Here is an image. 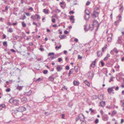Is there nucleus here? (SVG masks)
I'll use <instances>...</instances> for the list:
<instances>
[{
	"instance_id": "nucleus-1",
	"label": "nucleus",
	"mask_w": 124,
	"mask_h": 124,
	"mask_svg": "<svg viewBox=\"0 0 124 124\" xmlns=\"http://www.w3.org/2000/svg\"><path fill=\"white\" fill-rule=\"evenodd\" d=\"M94 24H90L89 25L88 27L87 24H85L84 25V30L85 31H87L89 30L91 31L93 30L94 29Z\"/></svg>"
},
{
	"instance_id": "nucleus-2",
	"label": "nucleus",
	"mask_w": 124,
	"mask_h": 124,
	"mask_svg": "<svg viewBox=\"0 0 124 124\" xmlns=\"http://www.w3.org/2000/svg\"><path fill=\"white\" fill-rule=\"evenodd\" d=\"M9 102L11 104L13 103L14 105L18 106L19 104L20 101L17 99H15L14 98H11L9 100Z\"/></svg>"
},
{
	"instance_id": "nucleus-3",
	"label": "nucleus",
	"mask_w": 124,
	"mask_h": 124,
	"mask_svg": "<svg viewBox=\"0 0 124 124\" xmlns=\"http://www.w3.org/2000/svg\"><path fill=\"white\" fill-rule=\"evenodd\" d=\"M31 18L33 20H37L39 21L41 17L38 14H36L35 15H32L31 16Z\"/></svg>"
},
{
	"instance_id": "nucleus-4",
	"label": "nucleus",
	"mask_w": 124,
	"mask_h": 124,
	"mask_svg": "<svg viewBox=\"0 0 124 124\" xmlns=\"http://www.w3.org/2000/svg\"><path fill=\"white\" fill-rule=\"evenodd\" d=\"M99 14V12H98L93 11L91 15L93 18H95L98 16Z\"/></svg>"
},
{
	"instance_id": "nucleus-5",
	"label": "nucleus",
	"mask_w": 124,
	"mask_h": 124,
	"mask_svg": "<svg viewBox=\"0 0 124 124\" xmlns=\"http://www.w3.org/2000/svg\"><path fill=\"white\" fill-rule=\"evenodd\" d=\"M116 20L114 22V23H119L121 22L122 20V17L120 14L116 17Z\"/></svg>"
},
{
	"instance_id": "nucleus-6",
	"label": "nucleus",
	"mask_w": 124,
	"mask_h": 124,
	"mask_svg": "<svg viewBox=\"0 0 124 124\" xmlns=\"http://www.w3.org/2000/svg\"><path fill=\"white\" fill-rule=\"evenodd\" d=\"M88 78L90 79H92L93 78L94 74L93 71H89L88 74Z\"/></svg>"
},
{
	"instance_id": "nucleus-7",
	"label": "nucleus",
	"mask_w": 124,
	"mask_h": 124,
	"mask_svg": "<svg viewBox=\"0 0 124 124\" xmlns=\"http://www.w3.org/2000/svg\"><path fill=\"white\" fill-rule=\"evenodd\" d=\"M26 108L24 106H22L19 107L18 108V111L19 112H23L25 111Z\"/></svg>"
},
{
	"instance_id": "nucleus-8",
	"label": "nucleus",
	"mask_w": 124,
	"mask_h": 124,
	"mask_svg": "<svg viewBox=\"0 0 124 124\" xmlns=\"http://www.w3.org/2000/svg\"><path fill=\"white\" fill-rule=\"evenodd\" d=\"M27 101V99L26 98L23 97L21 99V102L23 103H25Z\"/></svg>"
},
{
	"instance_id": "nucleus-9",
	"label": "nucleus",
	"mask_w": 124,
	"mask_h": 124,
	"mask_svg": "<svg viewBox=\"0 0 124 124\" xmlns=\"http://www.w3.org/2000/svg\"><path fill=\"white\" fill-rule=\"evenodd\" d=\"M112 34L110 33L108 35V37L107 38V40L108 42L111 41L112 40Z\"/></svg>"
},
{
	"instance_id": "nucleus-10",
	"label": "nucleus",
	"mask_w": 124,
	"mask_h": 124,
	"mask_svg": "<svg viewBox=\"0 0 124 124\" xmlns=\"http://www.w3.org/2000/svg\"><path fill=\"white\" fill-rule=\"evenodd\" d=\"M32 93V91L30 90L28 92H24V95L26 96H29L31 95Z\"/></svg>"
},
{
	"instance_id": "nucleus-11",
	"label": "nucleus",
	"mask_w": 124,
	"mask_h": 124,
	"mask_svg": "<svg viewBox=\"0 0 124 124\" xmlns=\"http://www.w3.org/2000/svg\"><path fill=\"white\" fill-rule=\"evenodd\" d=\"M78 118L81 121H83L85 120V117L82 114L79 116Z\"/></svg>"
},
{
	"instance_id": "nucleus-12",
	"label": "nucleus",
	"mask_w": 124,
	"mask_h": 124,
	"mask_svg": "<svg viewBox=\"0 0 124 124\" xmlns=\"http://www.w3.org/2000/svg\"><path fill=\"white\" fill-rule=\"evenodd\" d=\"M102 120L104 121H107L108 118V115H105L102 116Z\"/></svg>"
},
{
	"instance_id": "nucleus-13",
	"label": "nucleus",
	"mask_w": 124,
	"mask_h": 124,
	"mask_svg": "<svg viewBox=\"0 0 124 124\" xmlns=\"http://www.w3.org/2000/svg\"><path fill=\"white\" fill-rule=\"evenodd\" d=\"M121 37H119L118 38V40L116 43V44H120L121 45L122 44V42L121 40Z\"/></svg>"
},
{
	"instance_id": "nucleus-14",
	"label": "nucleus",
	"mask_w": 124,
	"mask_h": 124,
	"mask_svg": "<svg viewBox=\"0 0 124 124\" xmlns=\"http://www.w3.org/2000/svg\"><path fill=\"white\" fill-rule=\"evenodd\" d=\"M119 6L120 7L119 9V11L121 12H122L124 10V8L122 3L120 4Z\"/></svg>"
},
{
	"instance_id": "nucleus-15",
	"label": "nucleus",
	"mask_w": 124,
	"mask_h": 124,
	"mask_svg": "<svg viewBox=\"0 0 124 124\" xmlns=\"http://www.w3.org/2000/svg\"><path fill=\"white\" fill-rule=\"evenodd\" d=\"M114 88V87H111L110 88H108V91L109 93H111L113 91V89Z\"/></svg>"
},
{
	"instance_id": "nucleus-16",
	"label": "nucleus",
	"mask_w": 124,
	"mask_h": 124,
	"mask_svg": "<svg viewBox=\"0 0 124 124\" xmlns=\"http://www.w3.org/2000/svg\"><path fill=\"white\" fill-rule=\"evenodd\" d=\"M54 79V77L53 75L50 76L48 78V80L49 81H53Z\"/></svg>"
},
{
	"instance_id": "nucleus-17",
	"label": "nucleus",
	"mask_w": 124,
	"mask_h": 124,
	"mask_svg": "<svg viewBox=\"0 0 124 124\" xmlns=\"http://www.w3.org/2000/svg\"><path fill=\"white\" fill-rule=\"evenodd\" d=\"M6 106L4 104H0V110L2 109L3 108H5Z\"/></svg>"
},
{
	"instance_id": "nucleus-18",
	"label": "nucleus",
	"mask_w": 124,
	"mask_h": 124,
	"mask_svg": "<svg viewBox=\"0 0 124 124\" xmlns=\"http://www.w3.org/2000/svg\"><path fill=\"white\" fill-rule=\"evenodd\" d=\"M73 84L77 86L79 84V82L75 80L73 82Z\"/></svg>"
},
{
	"instance_id": "nucleus-19",
	"label": "nucleus",
	"mask_w": 124,
	"mask_h": 124,
	"mask_svg": "<svg viewBox=\"0 0 124 124\" xmlns=\"http://www.w3.org/2000/svg\"><path fill=\"white\" fill-rule=\"evenodd\" d=\"M80 69V68L79 66H76L74 68V70L76 72L78 71Z\"/></svg>"
},
{
	"instance_id": "nucleus-20",
	"label": "nucleus",
	"mask_w": 124,
	"mask_h": 124,
	"mask_svg": "<svg viewBox=\"0 0 124 124\" xmlns=\"http://www.w3.org/2000/svg\"><path fill=\"white\" fill-rule=\"evenodd\" d=\"M96 60L93 62L90 65V67L93 68H94L95 65Z\"/></svg>"
},
{
	"instance_id": "nucleus-21",
	"label": "nucleus",
	"mask_w": 124,
	"mask_h": 124,
	"mask_svg": "<svg viewBox=\"0 0 124 124\" xmlns=\"http://www.w3.org/2000/svg\"><path fill=\"white\" fill-rule=\"evenodd\" d=\"M100 104L101 107H103L105 105V101H101L100 102Z\"/></svg>"
},
{
	"instance_id": "nucleus-22",
	"label": "nucleus",
	"mask_w": 124,
	"mask_h": 124,
	"mask_svg": "<svg viewBox=\"0 0 124 124\" xmlns=\"http://www.w3.org/2000/svg\"><path fill=\"white\" fill-rule=\"evenodd\" d=\"M99 99L100 100H102L103 99V94H101L99 95L98 97Z\"/></svg>"
},
{
	"instance_id": "nucleus-23",
	"label": "nucleus",
	"mask_w": 124,
	"mask_h": 124,
	"mask_svg": "<svg viewBox=\"0 0 124 124\" xmlns=\"http://www.w3.org/2000/svg\"><path fill=\"white\" fill-rule=\"evenodd\" d=\"M84 82L85 84L87 85L88 86H89L90 85V84L89 83V82L88 81H87V80H85L84 81Z\"/></svg>"
},
{
	"instance_id": "nucleus-24",
	"label": "nucleus",
	"mask_w": 124,
	"mask_h": 124,
	"mask_svg": "<svg viewBox=\"0 0 124 124\" xmlns=\"http://www.w3.org/2000/svg\"><path fill=\"white\" fill-rule=\"evenodd\" d=\"M74 16H71L70 17V21H73L72 22V23H75V19H74Z\"/></svg>"
},
{
	"instance_id": "nucleus-25",
	"label": "nucleus",
	"mask_w": 124,
	"mask_h": 124,
	"mask_svg": "<svg viewBox=\"0 0 124 124\" xmlns=\"http://www.w3.org/2000/svg\"><path fill=\"white\" fill-rule=\"evenodd\" d=\"M62 69V68L60 66H58L56 68V70L57 71H59Z\"/></svg>"
},
{
	"instance_id": "nucleus-26",
	"label": "nucleus",
	"mask_w": 124,
	"mask_h": 124,
	"mask_svg": "<svg viewBox=\"0 0 124 124\" xmlns=\"http://www.w3.org/2000/svg\"><path fill=\"white\" fill-rule=\"evenodd\" d=\"M90 15H85V18L86 20L87 21L89 20V17Z\"/></svg>"
},
{
	"instance_id": "nucleus-27",
	"label": "nucleus",
	"mask_w": 124,
	"mask_h": 124,
	"mask_svg": "<svg viewBox=\"0 0 124 124\" xmlns=\"http://www.w3.org/2000/svg\"><path fill=\"white\" fill-rule=\"evenodd\" d=\"M98 98V96L95 95H93L92 97V99L93 100L96 99H97Z\"/></svg>"
},
{
	"instance_id": "nucleus-28",
	"label": "nucleus",
	"mask_w": 124,
	"mask_h": 124,
	"mask_svg": "<svg viewBox=\"0 0 124 124\" xmlns=\"http://www.w3.org/2000/svg\"><path fill=\"white\" fill-rule=\"evenodd\" d=\"M73 71V69H71L70 70L69 72L68 73V75L69 76L70 75L72 74Z\"/></svg>"
},
{
	"instance_id": "nucleus-29",
	"label": "nucleus",
	"mask_w": 124,
	"mask_h": 124,
	"mask_svg": "<svg viewBox=\"0 0 124 124\" xmlns=\"http://www.w3.org/2000/svg\"><path fill=\"white\" fill-rule=\"evenodd\" d=\"M23 87V86H19L18 85L16 89L17 90H18L19 91H20L22 89Z\"/></svg>"
},
{
	"instance_id": "nucleus-30",
	"label": "nucleus",
	"mask_w": 124,
	"mask_h": 124,
	"mask_svg": "<svg viewBox=\"0 0 124 124\" xmlns=\"http://www.w3.org/2000/svg\"><path fill=\"white\" fill-rule=\"evenodd\" d=\"M97 55L98 57H100L102 55V53L101 52L99 51L97 52Z\"/></svg>"
},
{
	"instance_id": "nucleus-31",
	"label": "nucleus",
	"mask_w": 124,
	"mask_h": 124,
	"mask_svg": "<svg viewBox=\"0 0 124 124\" xmlns=\"http://www.w3.org/2000/svg\"><path fill=\"white\" fill-rule=\"evenodd\" d=\"M113 51L114 52H115L116 54H117L118 52V51L117 49L116 48V47H115L113 49Z\"/></svg>"
},
{
	"instance_id": "nucleus-32",
	"label": "nucleus",
	"mask_w": 124,
	"mask_h": 124,
	"mask_svg": "<svg viewBox=\"0 0 124 124\" xmlns=\"http://www.w3.org/2000/svg\"><path fill=\"white\" fill-rule=\"evenodd\" d=\"M13 39L15 40H17V39L19 37L17 36L14 35L13 36Z\"/></svg>"
},
{
	"instance_id": "nucleus-33",
	"label": "nucleus",
	"mask_w": 124,
	"mask_h": 124,
	"mask_svg": "<svg viewBox=\"0 0 124 124\" xmlns=\"http://www.w3.org/2000/svg\"><path fill=\"white\" fill-rule=\"evenodd\" d=\"M85 12L86 15H90V13L88 10L86 9L85 11Z\"/></svg>"
},
{
	"instance_id": "nucleus-34",
	"label": "nucleus",
	"mask_w": 124,
	"mask_h": 124,
	"mask_svg": "<svg viewBox=\"0 0 124 124\" xmlns=\"http://www.w3.org/2000/svg\"><path fill=\"white\" fill-rule=\"evenodd\" d=\"M107 45H106L104 46L102 48V51L103 52H104L105 50L107 48Z\"/></svg>"
},
{
	"instance_id": "nucleus-35",
	"label": "nucleus",
	"mask_w": 124,
	"mask_h": 124,
	"mask_svg": "<svg viewBox=\"0 0 124 124\" xmlns=\"http://www.w3.org/2000/svg\"><path fill=\"white\" fill-rule=\"evenodd\" d=\"M67 87L65 86L64 85L62 87V89H61V90L62 91L64 90L65 89L66 90H67Z\"/></svg>"
},
{
	"instance_id": "nucleus-36",
	"label": "nucleus",
	"mask_w": 124,
	"mask_h": 124,
	"mask_svg": "<svg viewBox=\"0 0 124 124\" xmlns=\"http://www.w3.org/2000/svg\"><path fill=\"white\" fill-rule=\"evenodd\" d=\"M8 31L10 32H12L13 31V30L11 28H10L8 29Z\"/></svg>"
},
{
	"instance_id": "nucleus-37",
	"label": "nucleus",
	"mask_w": 124,
	"mask_h": 124,
	"mask_svg": "<svg viewBox=\"0 0 124 124\" xmlns=\"http://www.w3.org/2000/svg\"><path fill=\"white\" fill-rule=\"evenodd\" d=\"M42 79H43L42 78H39L38 79H36L35 81L37 82H39L42 80Z\"/></svg>"
},
{
	"instance_id": "nucleus-38",
	"label": "nucleus",
	"mask_w": 124,
	"mask_h": 124,
	"mask_svg": "<svg viewBox=\"0 0 124 124\" xmlns=\"http://www.w3.org/2000/svg\"><path fill=\"white\" fill-rule=\"evenodd\" d=\"M43 12L46 14H48V11L46 10L45 9H44L43 10Z\"/></svg>"
},
{
	"instance_id": "nucleus-39",
	"label": "nucleus",
	"mask_w": 124,
	"mask_h": 124,
	"mask_svg": "<svg viewBox=\"0 0 124 124\" xmlns=\"http://www.w3.org/2000/svg\"><path fill=\"white\" fill-rule=\"evenodd\" d=\"M61 45H60L59 46H56L55 47V49L56 50H58L59 49H60L61 48Z\"/></svg>"
},
{
	"instance_id": "nucleus-40",
	"label": "nucleus",
	"mask_w": 124,
	"mask_h": 124,
	"mask_svg": "<svg viewBox=\"0 0 124 124\" xmlns=\"http://www.w3.org/2000/svg\"><path fill=\"white\" fill-rule=\"evenodd\" d=\"M26 18V17L24 14L23 16H22V17H21V18L20 19H22V20H24V19H25Z\"/></svg>"
},
{
	"instance_id": "nucleus-41",
	"label": "nucleus",
	"mask_w": 124,
	"mask_h": 124,
	"mask_svg": "<svg viewBox=\"0 0 124 124\" xmlns=\"http://www.w3.org/2000/svg\"><path fill=\"white\" fill-rule=\"evenodd\" d=\"M65 36L63 35H61L59 36V37L60 38V39H62L63 38H64Z\"/></svg>"
},
{
	"instance_id": "nucleus-42",
	"label": "nucleus",
	"mask_w": 124,
	"mask_h": 124,
	"mask_svg": "<svg viewBox=\"0 0 124 124\" xmlns=\"http://www.w3.org/2000/svg\"><path fill=\"white\" fill-rule=\"evenodd\" d=\"M93 23H98V22L97 20H96L94 19L93 20Z\"/></svg>"
},
{
	"instance_id": "nucleus-43",
	"label": "nucleus",
	"mask_w": 124,
	"mask_h": 124,
	"mask_svg": "<svg viewBox=\"0 0 124 124\" xmlns=\"http://www.w3.org/2000/svg\"><path fill=\"white\" fill-rule=\"evenodd\" d=\"M99 9V8L98 7H96L94 8L93 11H97Z\"/></svg>"
},
{
	"instance_id": "nucleus-44",
	"label": "nucleus",
	"mask_w": 124,
	"mask_h": 124,
	"mask_svg": "<svg viewBox=\"0 0 124 124\" xmlns=\"http://www.w3.org/2000/svg\"><path fill=\"white\" fill-rule=\"evenodd\" d=\"M3 45L4 46H7V42L6 41L4 42L3 43Z\"/></svg>"
},
{
	"instance_id": "nucleus-45",
	"label": "nucleus",
	"mask_w": 124,
	"mask_h": 124,
	"mask_svg": "<svg viewBox=\"0 0 124 124\" xmlns=\"http://www.w3.org/2000/svg\"><path fill=\"white\" fill-rule=\"evenodd\" d=\"M47 72L48 71L46 70H44L43 71V73H44V74H47Z\"/></svg>"
},
{
	"instance_id": "nucleus-46",
	"label": "nucleus",
	"mask_w": 124,
	"mask_h": 124,
	"mask_svg": "<svg viewBox=\"0 0 124 124\" xmlns=\"http://www.w3.org/2000/svg\"><path fill=\"white\" fill-rule=\"evenodd\" d=\"M100 62L101 64V66L102 67L104 65V63L102 61H101Z\"/></svg>"
},
{
	"instance_id": "nucleus-47",
	"label": "nucleus",
	"mask_w": 124,
	"mask_h": 124,
	"mask_svg": "<svg viewBox=\"0 0 124 124\" xmlns=\"http://www.w3.org/2000/svg\"><path fill=\"white\" fill-rule=\"evenodd\" d=\"M113 76H111V77L110 78V80L109 81V82H110L111 81H113Z\"/></svg>"
},
{
	"instance_id": "nucleus-48",
	"label": "nucleus",
	"mask_w": 124,
	"mask_h": 124,
	"mask_svg": "<svg viewBox=\"0 0 124 124\" xmlns=\"http://www.w3.org/2000/svg\"><path fill=\"white\" fill-rule=\"evenodd\" d=\"M54 54V53H50L48 54V55L49 56H51V55H53Z\"/></svg>"
},
{
	"instance_id": "nucleus-49",
	"label": "nucleus",
	"mask_w": 124,
	"mask_h": 124,
	"mask_svg": "<svg viewBox=\"0 0 124 124\" xmlns=\"http://www.w3.org/2000/svg\"><path fill=\"white\" fill-rule=\"evenodd\" d=\"M110 53L112 55H113L114 54V51H113V50L110 51Z\"/></svg>"
},
{
	"instance_id": "nucleus-50",
	"label": "nucleus",
	"mask_w": 124,
	"mask_h": 124,
	"mask_svg": "<svg viewBox=\"0 0 124 124\" xmlns=\"http://www.w3.org/2000/svg\"><path fill=\"white\" fill-rule=\"evenodd\" d=\"M34 24L37 27H39V26H40V24Z\"/></svg>"
},
{
	"instance_id": "nucleus-51",
	"label": "nucleus",
	"mask_w": 124,
	"mask_h": 124,
	"mask_svg": "<svg viewBox=\"0 0 124 124\" xmlns=\"http://www.w3.org/2000/svg\"><path fill=\"white\" fill-rule=\"evenodd\" d=\"M90 4V2L89 1H87L86 3V6H88Z\"/></svg>"
},
{
	"instance_id": "nucleus-52",
	"label": "nucleus",
	"mask_w": 124,
	"mask_h": 124,
	"mask_svg": "<svg viewBox=\"0 0 124 124\" xmlns=\"http://www.w3.org/2000/svg\"><path fill=\"white\" fill-rule=\"evenodd\" d=\"M6 91L7 92H8L10 91V88H8L6 89Z\"/></svg>"
},
{
	"instance_id": "nucleus-53",
	"label": "nucleus",
	"mask_w": 124,
	"mask_h": 124,
	"mask_svg": "<svg viewBox=\"0 0 124 124\" xmlns=\"http://www.w3.org/2000/svg\"><path fill=\"white\" fill-rule=\"evenodd\" d=\"M116 113V110L113 111L112 112V114L113 115L115 114Z\"/></svg>"
},
{
	"instance_id": "nucleus-54",
	"label": "nucleus",
	"mask_w": 124,
	"mask_h": 124,
	"mask_svg": "<svg viewBox=\"0 0 124 124\" xmlns=\"http://www.w3.org/2000/svg\"><path fill=\"white\" fill-rule=\"evenodd\" d=\"M65 69L66 70H69L70 69L69 67L68 66H67L65 67Z\"/></svg>"
},
{
	"instance_id": "nucleus-55",
	"label": "nucleus",
	"mask_w": 124,
	"mask_h": 124,
	"mask_svg": "<svg viewBox=\"0 0 124 124\" xmlns=\"http://www.w3.org/2000/svg\"><path fill=\"white\" fill-rule=\"evenodd\" d=\"M55 58V57L51 56L49 58V59L50 60H52V59H54V58Z\"/></svg>"
},
{
	"instance_id": "nucleus-56",
	"label": "nucleus",
	"mask_w": 124,
	"mask_h": 124,
	"mask_svg": "<svg viewBox=\"0 0 124 124\" xmlns=\"http://www.w3.org/2000/svg\"><path fill=\"white\" fill-rule=\"evenodd\" d=\"M99 120L98 119H97L95 121V123L96 124L98 123L99 122Z\"/></svg>"
},
{
	"instance_id": "nucleus-57",
	"label": "nucleus",
	"mask_w": 124,
	"mask_h": 124,
	"mask_svg": "<svg viewBox=\"0 0 124 124\" xmlns=\"http://www.w3.org/2000/svg\"><path fill=\"white\" fill-rule=\"evenodd\" d=\"M28 10H31L32 11L33 10V9L32 7H30L29 8Z\"/></svg>"
},
{
	"instance_id": "nucleus-58",
	"label": "nucleus",
	"mask_w": 124,
	"mask_h": 124,
	"mask_svg": "<svg viewBox=\"0 0 124 124\" xmlns=\"http://www.w3.org/2000/svg\"><path fill=\"white\" fill-rule=\"evenodd\" d=\"M58 60L59 62H60L62 61V58H58Z\"/></svg>"
},
{
	"instance_id": "nucleus-59",
	"label": "nucleus",
	"mask_w": 124,
	"mask_h": 124,
	"mask_svg": "<svg viewBox=\"0 0 124 124\" xmlns=\"http://www.w3.org/2000/svg\"><path fill=\"white\" fill-rule=\"evenodd\" d=\"M6 37V36L5 34H3V39H5Z\"/></svg>"
},
{
	"instance_id": "nucleus-60",
	"label": "nucleus",
	"mask_w": 124,
	"mask_h": 124,
	"mask_svg": "<svg viewBox=\"0 0 124 124\" xmlns=\"http://www.w3.org/2000/svg\"><path fill=\"white\" fill-rule=\"evenodd\" d=\"M74 41L76 42H77L78 41V40L77 38H75L74 39Z\"/></svg>"
},
{
	"instance_id": "nucleus-61",
	"label": "nucleus",
	"mask_w": 124,
	"mask_h": 124,
	"mask_svg": "<svg viewBox=\"0 0 124 124\" xmlns=\"http://www.w3.org/2000/svg\"><path fill=\"white\" fill-rule=\"evenodd\" d=\"M74 12H73V11H70V12H69V13L70 14H74Z\"/></svg>"
},
{
	"instance_id": "nucleus-62",
	"label": "nucleus",
	"mask_w": 124,
	"mask_h": 124,
	"mask_svg": "<svg viewBox=\"0 0 124 124\" xmlns=\"http://www.w3.org/2000/svg\"><path fill=\"white\" fill-rule=\"evenodd\" d=\"M39 49L41 51H44V49H43V48H40Z\"/></svg>"
},
{
	"instance_id": "nucleus-63",
	"label": "nucleus",
	"mask_w": 124,
	"mask_h": 124,
	"mask_svg": "<svg viewBox=\"0 0 124 124\" xmlns=\"http://www.w3.org/2000/svg\"><path fill=\"white\" fill-rule=\"evenodd\" d=\"M52 21L53 23H55V20L54 18H53L52 19Z\"/></svg>"
},
{
	"instance_id": "nucleus-64",
	"label": "nucleus",
	"mask_w": 124,
	"mask_h": 124,
	"mask_svg": "<svg viewBox=\"0 0 124 124\" xmlns=\"http://www.w3.org/2000/svg\"><path fill=\"white\" fill-rule=\"evenodd\" d=\"M110 56V55L109 54H107L106 57L108 58Z\"/></svg>"
}]
</instances>
